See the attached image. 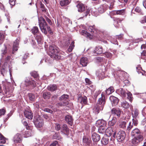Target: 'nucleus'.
I'll return each instance as SVG.
<instances>
[{"instance_id": "obj_1", "label": "nucleus", "mask_w": 146, "mask_h": 146, "mask_svg": "<svg viewBox=\"0 0 146 146\" xmlns=\"http://www.w3.org/2000/svg\"><path fill=\"white\" fill-rule=\"evenodd\" d=\"M131 135L134 137L132 139V143L137 145L140 143L143 139V137L140 130L137 128L133 130L131 132Z\"/></svg>"}, {"instance_id": "obj_2", "label": "nucleus", "mask_w": 146, "mask_h": 146, "mask_svg": "<svg viewBox=\"0 0 146 146\" xmlns=\"http://www.w3.org/2000/svg\"><path fill=\"white\" fill-rule=\"evenodd\" d=\"M58 51V48L54 45H52L49 46L48 54L52 58L58 60L60 58Z\"/></svg>"}, {"instance_id": "obj_3", "label": "nucleus", "mask_w": 146, "mask_h": 146, "mask_svg": "<svg viewBox=\"0 0 146 146\" xmlns=\"http://www.w3.org/2000/svg\"><path fill=\"white\" fill-rule=\"evenodd\" d=\"M116 129L115 127H109L106 129V133L108 136L116 138Z\"/></svg>"}, {"instance_id": "obj_4", "label": "nucleus", "mask_w": 146, "mask_h": 146, "mask_svg": "<svg viewBox=\"0 0 146 146\" xmlns=\"http://www.w3.org/2000/svg\"><path fill=\"white\" fill-rule=\"evenodd\" d=\"M76 7L78 9V11L79 12H82L83 11H84V16L86 17L88 14H89L90 9H88L85 10V6L83 4L79 3L77 4Z\"/></svg>"}, {"instance_id": "obj_5", "label": "nucleus", "mask_w": 146, "mask_h": 146, "mask_svg": "<svg viewBox=\"0 0 146 146\" xmlns=\"http://www.w3.org/2000/svg\"><path fill=\"white\" fill-rule=\"evenodd\" d=\"M34 122L35 126L37 128L42 127L44 124L43 119L39 116L34 118Z\"/></svg>"}, {"instance_id": "obj_6", "label": "nucleus", "mask_w": 146, "mask_h": 146, "mask_svg": "<svg viewBox=\"0 0 146 146\" xmlns=\"http://www.w3.org/2000/svg\"><path fill=\"white\" fill-rule=\"evenodd\" d=\"M88 30L90 33L89 36L90 39H92L94 36H96L97 33V30L94 25L89 26L88 28Z\"/></svg>"}, {"instance_id": "obj_7", "label": "nucleus", "mask_w": 146, "mask_h": 146, "mask_svg": "<svg viewBox=\"0 0 146 146\" xmlns=\"http://www.w3.org/2000/svg\"><path fill=\"white\" fill-rule=\"evenodd\" d=\"M39 26L42 31L46 34V21L44 18L41 17L39 19Z\"/></svg>"}, {"instance_id": "obj_8", "label": "nucleus", "mask_w": 146, "mask_h": 146, "mask_svg": "<svg viewBox=\"0 0 146 146\" xmlns=\"http://www.w3.org/2000/svg\"><path fill=\"white\" fill-rule=\"evenodd\" d=\"M126 137V134L123 131H120L116 135V137L118 141H121L123 140Z\"/></svg>"}, {"instance_id": "obj_9", "label": "nucleus", "mask_w": 146, "mask_h": 146, "mask_svg": "<svg viewBox=\"0 0 146 146\" xmlns=\"http://www.w3.org/2000/svg\"><path fill=\"white\" fill-rule=\"evenodd\" d=\"M111 114L116 116V117L119 118L121 115V110L119 108H113L111 110Z\"/></svg>"}, {"instance_id": "obj_10", "label": "nucleus", "mask_w": 146, "mask_h": 146, "mask_svg": "<svg viewBox=\"0 0 146 146\" xmlns=\"http://www.w3.org/2000/svg\"><path fill=\"white\" fill-rule=\"evenodd\" d=\"M92 138L94 142V145H96L97 144V142L99 141L100 139V136L96 133H94L92 134Z\"/></svg>"}, {"instance_id": "obj_11", "label": "nucleus", "mask_w": 146, "mask_h": 146, "mask_svg": "<svg viewBox=\"0 0 146 146\" xmlns=\"http://www.w3.org/2000/svg\"><path fill=\"white\" fill-rule=\"evenodd\" d=\"M13 140L15 143H21L22 141L21 135L20 133H17L14 136Z\"/></svg>"}, {"instance_id": "obj_12", "label": "nucleus", "mask_w": 146, "mask_h": 146, "mask_svg": "<svg viewBox=\"0 0 146 146\" xmlns=\"http://www.w3.org/2000/svg\"><path fill=\"white\" fill-rule=\"evenodd\" d=\"M102 47L100 46H98L96 47L95 50L93 51L92 54L94 56H96L102 54Z\"/></svg>"}, {"instance_id": "obj_13", "label": "nucleus", "mask_w": 146, "mask_h": 146, "mask_svg": "<svg viewBox=\"0 0 146 146\" xmlns=\"http://www.w3.org/2000/svg\"><path fill=\"white\" fill-rule=\"evenodd\" d=\"M83 142L85 144L86 146H89L92 143L91 138L88 136H84L83 137Z\"/></svg>"}, {"instance_id": "obj_14", "label": "nucleus", "mask_w": 146, "mask_h": 146, "mask_svg": "<svg viewBox=\"0 0 146 146\" xmlns=\"http://www.w3.org/2000/svg\"><path fill=\"white\" fill-rule=\"evenodd\" d=\"M105 103V96L104 94L102 93L101 94V97L99 99L97 104H100V106H103V107L104 108Z\"/></svg>"}, {"instance_id": "obj_15", "label": "nucleus", "mask_w": 146, "mask_h": 146, "mask_svg": "<svg viewBox=\"0 0 146 146\" xmlns=\"http://www.w3.org/2000/svg\"><path fill=\"white\" fill-rule=\"evenodd\" d=\"M108 7V5L106 3L102 5L98 8V11L100 13H102L106 10Z\"/></svg>"}, {"instance_id": "obj_16", "label": "nucleus", "mask_w": 146, "mask_h": 146, "mask_svg": "<svg viewBox=\"0 0 146 146\" xmlns=\"http://www.w3.org/2000/svg\"><path fill=\"white\" fill-rule=\"evenodd\" d=\"M61 131L63 132L64 134L68 135L69 133V129L66 124H64L62 127Z\"/></svg>"}, {"instance_id": "obj_17", "label": "nucleus", "mask_w": 146, "mask_h": 146, "mask_svg": "<svg viewBox=\"0 0 146 146\" xmlns=\"http://www.w3.org/2000/svg\"><path fill=\"white\" fill-rule=\"evenodd\" d=\"M103 106L96 104L93 109V110L95 113H98L100 111L103 110Z\"/></svg>"}, {"instance_id": "obj_18", "label": "nucleus", "mask_w": 146, "mask_h": 146, "mask_svg": "<svg viewBox=\"0 0 146 146\" xmlns=\"http://www.w3.org/2000/svg\"><path fill=\"white\" fill-rule=\"evenodd\" d=\"M25 116L28 119H32L33 115L32 112L30 111L25 110L24 112Z\"/></svg>"}, {"instance_id": "obj_19", "label": "nucleus", "mask_w": 146, "mask_h": 146, "mask_svg": "<svg viewBox=\"0 0 146 146\" xmlns=\"http://www.w3.org/2000/svg\"><path fill=\"white\" fill-rule=\"evenodd\" d=\"M78 102L82 104H86L87 103V98L85 96H80L78 98Z\"/></svg>"}, {"instance_id": "obj_20", "label": "nucleus", "mask_w": 146, "mask_h": 146, "mask_svg": "<svg viewBox=\"0 0 146 146\" xmlns=\"http://www.w3.org/2000/svg\"><path fill=\"white\" fill-rule=\"evenodd\" d=\"M65 119L68 124L71 125H72L73 119L71 116L69 115H66L65 118Z\"/></svg>"}, {"instance_id": "obj_21", "label": "nucleus", "mask_w": 146, "mask_h": 146, "mask_svg": "<svg viewBox=\"0 0 146 146\" xmlns=\"http://www.w3.org/2000/svg\"><path fill=\"white\" fill-rule=\"evenodd\" d=\"M119 118L116 117V116H113L112 120L108 122V125L110 127H114V125L115 124L116 122Z\"/></svg>"}, {"instance_id": "obj_22", "label": "nucleus", "mask_w": 146, "mask_h": 146, "mask_svg": "<svg viewBox=\"0 0 146 146\" xmlns=\"http://www.w3.org/2000/svg\"><path fill=\"white\" fill-rule=\"evenodd\" d=\"M26 83H28V85H31L32 86V88L35 87L36 86V83L34 80H33L30 78L29 80H27L25 81Z\"/></svg>"}, {"instance_id": "obj_23", "label": "nucleus", "mask_w": 146, "mask_h": 146, "mask_svg": "<svg viewBox=\"0 0 146 146\" xmlns=\"http://www.w3.org/2000/svg\"><path fill=\"white\" fill-rule=\"evenodd\" d=\"M116 92L118 94L123 97H125L126 96V92L122 88H120L117 90Z\"/></svg>"}, {"instance_id": "obj_24", "label": "nucleus", "mask_w": 146, "mask_h": 146, "mask_svg": "<svg viewBox=\"0 0 146 146\" xmlns=\"http://www.w3.org/2000/svg\"><path fill=\"white\" fill-rule=\"evenodd\" d=\"M110 100L112 102V104L115 105H117L119 102V99L113 96L110 97Z\"/></svg>"}, {"instance_id": "obj_25", "label": "nucleus", "mask_w": 146, "mask_h": 146, "mask_svg": "<svg viewBox=\"0 0 146 146\" xmlns=\"http://www.w3.org/2000/svg\"><path fill=\"white\" fill-rule=\"evenodd\" d=\"M88 62V59L86 57H83L81 58L80 60V63L83 66H86Z\"/></svg>"}, {"instance_id": "obj_26", "label": "nucleus", "mask_w": 146, "mask_h": 146, "mask_svg": "<svg viewBox=\"0 0 146 146\" xmlns=\"http://www.w3.org/2000/svg\"><path fill=\"white\" fill-rule=\"evenodd\" d=\"M125 10L124 9L118 10L117 11H112L111 12V14L113 15L116 14L117 15H123L125 14Z\"/></svg>"}, {"instance_id": "obj_27", "label": "nucleus", "mask_w": 146, "mask_h": 146, "mask_svg": "<svg viewBox=\"0 0 146 146\" xmlns=\"http://www.w3.org/2000/svg\"><path fill=\"white\" fill-rule=\"evenodd\" d=\"M33 135V133L31 130H28L25 131L24 134L25 137H30Z\"/></svg>"}, {"instance_id": "obj_28", "label": "nucleus", "mask_w": 146, "mask_h": 146, "mask_svg": "<svg viewBox=\"0 0 146 146\" xmlns=\"http://www.w3.org/2000/svg\"><path fill=\"white\" fill-rule=\"evenodd\" d=\"M96 124L99 126V127L106 126V122L104 120H98L96 123Z\"/></svg>"}, {"instance_id": "obj_29", "label": "nucleus", "mask_w": 146, "mask_h": 146, "mask_svg": "<svg viewBox=\"0 0 146 146\" xmlns=\"http://www.w3.org/2000/svg\"><path fill=\"white\" fill-rule=\"evenodd\" d=\"M69 96L67 94H63L60 97L59 100L61 101H68L69 100Z\"/></svg>"}, {"instance_id": "obj_30", "label": "nucleus", "mask_w": 146, "mask_h": 146, "mask_svg": "<svg viewBox=\"0 0 146 146\" xmlns=\"http://www.w3.org/2000/svg\"><path fill=\"white\" fill-rule=\"evenodd\" d=\"M36 5L37 7L38 6H40L43 12H46V9H45L44 6L41 2L40 1L39 2L37 3Z\"/></svg>"}, {"instance_id": "obj_31", "label": "nucleus", "mask_w": 146, "mask_h": 146, "mask_svg": "<svg viewBox=\"0 0 146 146\" xmlns=\"http://www.w3.org/2000/svg\"><path fill=\"white\" fill-rule=\"evenodd\" d=\"M57 88L55 84L51 85L47 87L48 90L51 91H54L56 90Z\"/></svg>"}, {"instance_id": "obj_32", "label": "nucleus", "mask_w": 146, "mask_h": 146, "mask_svg": "<svg viewBox=\"0 0 146 146\" xmlns=\"http://www.w3.org/2000/svg\"><path fill=\"white\" fill-rule=\"evenodd\" d=\"M114 90L113 86H110L106 91V94L108 95H110L113 92Z\"/></svg>"}, {"instance_id": "obj_33", "label": "nucleus", "mask_w": 146, "mask_h": 146, "mask_svg": "<svg viewBox=\"0 0 146 146\" xmlns=\"http://www.w3.org/2000/svg\"><path fill=\"white\" fill-rule=\"evenodd\" d=\"M7 139L5 138L1 133L0 134V144H3L6 142Z\"/></svg>"}, {"instance_id": "obj_34", "label": "nucleus", "mask_w": 146, "mask_h": 146, "mask_svg": "<svg viewBox=\"0 0 146 146\" xmlns=\"http://www.w3.org/2000/svg\"><path fill=\"white\" fill-rule=\"evenodd\" d=\"M19 44L16 41L14 42L13 45V53H14V52L18 50V47Z\"/></svg>"}, {"instance_id": "obj_35", "label": "nucleus", "mask_w": 146, "mask_h": 146, "mask_svg": "<svg viewBox=\"0 0 146 146\" xmlns=\"http://www.w3.org/2000/svg\"><path fill=\"white\" fill-rule=\"evenodd\" d=\"M106 127H99L98 129V131L100 133H103L105 132L106 133Z\"/></svg>"}, {"instance_id": "obj_36", "label": "nucleus", "mask_w": 146, "mask_h": 146, "mask_svg": "<svg viewBox=\"0 0 146 146\" xmlns=\"http://www.w3.org/2000/svg\"><path fill=\"white\" fill-rule=\"evenodd\" d=\"M102 144L104 145L107 144L109 142V139L108 138H106L104 137H103L101 141Z\"/></svg>"}, {"instance_id": "obj_37", "label": "nucleus", "mask_w": 146, "mask_h": 146, "mask_svg": "<svg viewBox=\"0 0 146 146\" xmlns=\"http://www.w3.org/2000/svg\"><path fill=\"white\" fill-rule=\"evenodd\" d=\"M126 122L125 121H123L119 122V127L120 128L125 129L126 128Z\"/></svg>"}, {"instance_id": "obj_38", "label": "nucleus", "mask_w": 146, "mask_h": 146, "mask_svg": "<svg viewBox=\"0 0 146 146\" xmlns=\"http://www.w3.org/2000/svg\"><path fill=\"white\" fill-rule=\"evenodd\" d=\"M28 96L29 99L31 101H34L36 98V97L35 94L32 93H29Z\"/></svg>"}, {"instance_id": "obj_39", "label": "nucleus", "mask_w": 146, "mask_h": 146, "mask_svg": "<svg viewBox=\"0 0 146 146\" xmlns=\"http://www.w3.org/2000/svg\"><path fill=\"white\" fill-rule=\"evenodd\" d=\"M32 33L34 35H37L38 32V27H34L31 29Z\"/></svg>"}, {"instance_id": "obj_40", "label": "nucleus", "mask_w": 146, "mask_h": 146, "mask_svg": "<svg viewBox=\"0 0 146 146\" xmlns=\"http://www.w3.org/2000/svg\"><path fill=\"white\" fill-rule=\"evenodd\" d=\"M69 4V1L68 0H62L60 1V4L61 6H65Z\"/></svg>"}, {"instance_id": "obj_41", "label": "nucleus", "mask_w": 146, "mask_h": 146, "mask_svg": "<svg viewBox=\"0 0 146 146\" xmlns=\"http://www.w3.org/2000/svg\"><path fill=\"white\" fill-rule=\"evenodd\" d=\"M138 114V111L137 109L133 110L132 112V115L133 118H136Z\"/></svg>"}, {"instance_id": "obj_42", "label": "nucleus", "mask_w": 146, "mask_h": 146, "mask_svg": "<svg viewBox=\"0 0 146 146\" xmlns=\"http://www.w3.org/2000/svg\"><path fill=\"white\" fill-rule=\"evenodd\" d=\"M121 106L125 109L128 108L129 106V104L126 101L123 102L121 103Z\"/></svg>"}, {"instance_id": "obj_43", "label": "nucleus", "mask_w": 146, "mask_h": 146, "mask_svg": "<svg viewBox=\"0 0 146 146\" xmlns=\"http://www.w3.org/2000/svg\"><path fill=\"white\" fill-rule=\"evenodd\" d=\"M74 41H73L72 42L70 45L68 49V52H70L72 51L73 48L74 47Z\"/></svg>"}, {"instance_id": "obj_44", "label": "nucleus", "mask_w": 146, "mask_h": 146, "mask_svg": "<svg viewBox=\"0 0 146 146\" xmlns=\"http://www.w3.org/2000/svg\"><path fill=\"white\" fill-rule=\"evenodd\" d=\"M68 101L64 102H60L57 104V106H65L68 104Z\"/></svg>"}, {"instance_id": "obj_45", "label": "nucleus", "mask_w": 146, "mask_h": 146, "mask_svg": "<svg viewBox=\"0 0 146 146\" xmlns=\"http://www.w3.org/2000/svg\"><path fill=\"white\" fill-rule=\"evenodd\" d=\"M30 74L31 76L35 78H38V75L37 73L35 71L32 72H31Z\"/></svg>"}, {"instance_id": "obj_46", "label": "nucleus", "mask_w": 146, "mask_h": 146, "mask_svg": "<svg viewBox=\"0 0 146 146\" xmlns=\"http://www.w3.org/2000/svg\"><path fill=\"white\" fill-rule=\"evenodd\" d=\"M53 138L58 140H60L61 139V137L58 133H56L53 136Z\"/></svg>"}, {"instance_id": "obj_47", "label": "nucleus", "mask_w": 146, "mask_h": 146, "mask_svg": "<svg viewBox=\"0 0 146 146\" xmlns=\"http://www.w3.org/2000/svg\"><path fill=\"white\" fill-rule=\"evenodd\" d=\"M127 98L131 102L132 101L133 99L132 94L130 92L127 93Z\"/></svg>"}, {"instance_id": "obj_48", "label": "nucleus", "mask_w": 146, "mask_h": 146, "mask_svg": "<svg viewBox=\"0 0 146 146\" xmlns=\"http://www.w3.org/2000/svg\"><path fill=\"white\" fill-rule=\"evenodd\" d=\"M136 70L137 71V72L138 74L141 73L142 75H144V74H143V72H141V71H143V72H144L145 73V72L144 71H143L142 70L140 66H138L136 67Z\"/></svg>"}, {"instance_id": "obj_49", "label": "nucleus", "mask_w": 146, "mask_h": 146, "mask_svg": "<svg viewBox=\"0 0 146 146\" xmlns=\"http://www.w3.org/2000/svg\"><path fill=\"white\" fill-rule=\"evenodd\" d=\"M36 39L37 40L38 44H40L41 43L42 41V38L41 37L39 36H37L36 37Z\"/></svg>"}, {"instance_id": "obj_50", "label": "nucleus", "mask_w": 146, "mask_h": 146, "mask_svg": "<svg viewBox=\"0 0 146 146\" xmlns=\"http://www.w3.org/2000/svg\"><path fill=\"white\" fill-rule=\"evenodd\" d=\"M36 39L37 40L38 44H40L41 43L42 41V38L41 37L39 36H37L36 37Z\"/></svg>"}, {"instance_id": "obj_51", "label": "nucleus", "mask_w": 146, "mask_h": 146, "mask_svg": "<svg viewBox=\"0 0 146 146\" xmlns=\"http://www.w3.org/2000/svg\"><path fill=\"white\" fill-rule=\"evenodd\" d=\"M81 33L82 35H85L86 36V37H87V38H89V33H88L87 31L84 30H82V31Z\"/></svg>"}, {"instance_id": "obj_52", "label": "nucleus", "mask_w": 146, "mask_h": 146, "mask_svg": "<svg viewBox=\"0 0 146 146\" xmlns=\"http://www.w3.org/2000/svg\"><path fill=\"white\" fill-rule=\"evenodd\" d=\"M133 127V125L132 124L131 122H130L129 123V125L126 128V131L127 132H129L130 130Z\"/></svg>"}, {"instance_id": "obj_53", "label": "nucleus", "mask_w": 146, "mask_h": 146, "mask_svg": "<svg viewBox=\"0 0 146 146\" xmlns=\"http://www.w3.org/2000/svg\"><path fill=\"white\" fill-rule=\"evenodd\" d=\"M7 47L4 46V48L1 50V55L3 56V55H5L7 53Z\"/></svg>"}, {"instance_id": "obj_54", "label": "nucleus", "mask_w": 146, "mask_h": 146, "mask_svg": "<svg viewBox=\"0 0 146 146\" xmlns=\"http://www.w3.org/2000/svg\"><path fill=\"white\" fill-rule=\"evenodd\" d=\"M113 20L114 21V25H115V23H116L117 24H118L119 23H120L122 21L121 20L118 18H114Z\"/></svg>"}, {"instance_id": "obj_55", "label": "nucleus", "mask_w": 146, "mask_h": 146, "mask_svg": "<svg viewBox=\"0 0 146 146\" xmlns=\"http://www.w3.org/2000/svg\"><path fill=\"white\" fill-rule=\"evenodd\" d=\"M4 38L5 37L4 35L0 33V44H1L3 42Z\"/></svg>"}, {"instance_id": "obj_56", "label": "nucleus", "mask_w": 146, "mask_h": 146, "mask_svg": "<svg viewBox=\"0 0 146 146\" xmlns=\"http://www.w3.org/2000/svg\"><path fill=\"white\" fill-rule=\"evenodd\" d=\"M123 34H120L119 35L116 36V38L119 40H121L123 39Z\"/></svg>"}, {"instance_id": "obj_57", "label": "nucleus", "mask_w": 146, "mask_h": 146, "mask_svg": "<svg viewBox=\"0 0 146 146\" xmlns=\"http://www.w3.org/2000/svg\"><path fill=\"white\" fill-rule=\"evenodd\" d=\"M105 55L108 58H110L112 57V54L109 52H106L105 53Z\"/></svg>"}, {"instance_id": "obj_58", "label": "nucleus", "mask_w": 146, "mask_h": 146, "mask_svg": "<svg viewBox=\"0 0 146 146\" xmlns=\"http://www.w3.org/2000/svg\"><path fill=\"white\" fill-rule=\"evenodd\" d=\"M6 112V110L3 109H0V116L4 115Z\"/></svg>"}, {"instance_id": "obj_59", "label": "nucleus", "mask_w": 146, "mask_h": 146, "mask_svg": "<svg viewBox=\"0 0 146 146\" xmlns=\"http://www.w3.org/2000/svg\"><path fill=\"white\" fill-rule=\"evenodd\" d=\"M133 123L132 124L134 125L135 126H137V119L136 118H134L132 119Z\"/></svg>"}, {"instance_id": "obj_60", "label": "nucleus", "mask_w": 146, "mask_h": 146, "mask_svg": "<svg viewBox=\"0 0 146 146\" xmlns=\"http://www.w3.org/2000/svg\"><path fill=\"white\" fill-rule=\"evenodd\" d=\"M109 2L110 3L109 9H111L113 7L114 5V1L113 0H110Z\"/></svg>"}, {"instance_id": "obj_61", "label": "nucleus", "mask_w": 146, "mask_h": 146, "mask_svg": "<svg viewBox=\"0 0 146 146\" xmlns=\"http://www.w3.org/2000/svg\"><path fill=\"white\" fill-rule=\"evenodd\" d=\"M48 32V33L50 35H52L53 33V31L51 29L50 27H47Z\"/></svg>"}, {"instance_id": "obj_62", "label": "nucleus", "mask_w": 146, "mask_h": 146, "mask_svg": "<svg viewBox=\"0 0 146 146\" xmlns=\"http://www.w3.org/2000/svg\"><path fill=\"white\" fill-rule=\"evenodd\" d=\"M135 11L137 12L140 13H142L141 10L139 7H137L135 9Z\"/></svg>"}, {"instance_id": "obj_63", "label": "nucleus", "mask_w": 146, "mask_h": 146, "mask_svg": "<svg viewBox=\"0 0 146 146\" xmlns=\"http://www.w3.org/2000/svg\"><path fill=\"white\" fill-rule=\"evenodd\" d=\"M9 2L10 5L12 6L15 5V0H9Z\"/></svg>"}, {"instance_id": "obj_64", "label": "nucleus", "mask_w": 146, "mask_h": 146, "mask_svg": "<svg viewBox=\"0 0 146 146\" xmlns=\"http://www.w3.org/2000/svg\"><path fill=\"white\" fill-rule=\"evenodd\" d=\"M58 143V142L56 141H55L50 144V146H56Z\"/></svg>"}]
</instances>
